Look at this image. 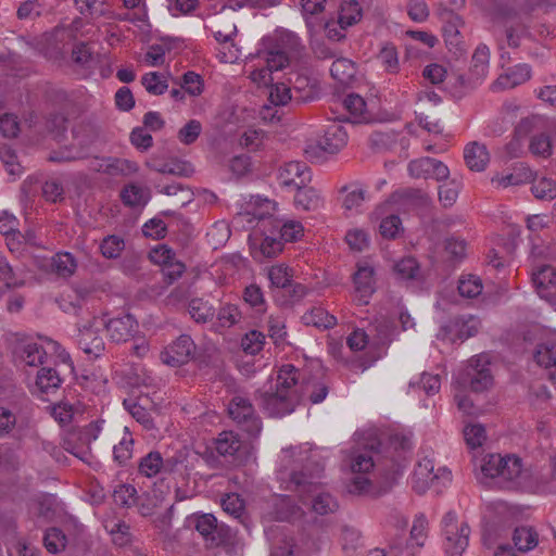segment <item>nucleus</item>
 <instances>
[{"label":"nucleus","mask_w":556,"mask_h":556,"mask_svg":"<svg viewBox=\"0 0 556 556\" xmlns=\"http://www.w3.org/2000/svg\"><path fill=\"white\" fill-rule=\"evenodd\" d=\"M195 344L190 336L181 334L164 352L161 353V359L164 364L172 367L181 366L189 362L193 356Z\"/></svg>","instance_id":"nucleus-14"},{"label":"nucleus","mask_w":556,"mask_h":556,"mask_svg":"<svg viewBox=\"0 0 556 556\" xmlns=\"http://www.w3.org/2000/svg\"><path fill=\"white\" fill-rule=\"evenodd\" d=\"M380 446V440L370 433L366 441L362 443V448L353 452L351 469L354 473L359 475H355L348 486L351 494L364 495L370 493L371 482L365 473L374 468L375 457L379 454Z\"/></svg>","instance_id":"nucleus-3"},{"label":"nucleus","mask_w":556,"mask_h":556,"mask_svg":"<svg viewBox=\"0 0 556 556\" xmlns=\"http://www.w3.org/2000/svg\"><path fill=\"white\" fill-rule=\"evenodd\" d=\"M442 477L444 480H451V472L446 468H439L437 472H434V463L431 458L425 457L422 458L415 471H414V488L418 493H422L429 485L437 479Z\"/></svg>","instance_id":"nucleus-15"},{"label":"nucleus","mask_w":556,"mask_h":556,"mask_svg":"<svg viewBox=\"0 0 556 556\" xmlns=\"http://www.w3.org/2000/svg\"><path fill=\"white\" fill-rule=\"evenodd\" d=\"M43 543L50 553L55 554L64 549L66 545V538L60 529L51 528L46 531Z\"/></svg>","instance_id":"nucleus-51"},{"label":"nucleus","mask_w":556,"mask_h":556,"mask_svg":"<svg viewBox=\"0 0 556 556\" xmlns=\"http://www.w3.org/2000/svg\"><path fill=\"white\" fill-rule=\"evenodd\" d=\"M529 150L536 156H551L553 151L551 137L544 132L532 136L529 143Z\"/></svg>","instance_id":"nucleus-49"},{"label":"nucleus","mask_w":556,"mask_h":556,"mask_svg":"<svg viewBox=\"0 0 556 556\" xmlns=\"http://www.w3.org/2000/svg\"><path fill=\"white\" fill-rule=\"evenodd\" d=\"M409 388L422 389L427 395H433L441 388V379L439 375L424 372L418 382H409Z\"/></svg>","instance_id":"nucleus-52"},{"label":"nucleus","mask_w":556,"mask_h":556,"mask_svg":"<svg viewBox=\"0 0 556 556\" xmlns=\"http://www.w3.org/2000/svg\"><path fill=\"white\" fill-rule=\"evenodd\" d=\"M201 132V123L197 119H191L179 129L177 137L181 143L192 144L200 137Z\"/></svg>","instance_id":"nucleus-55"},{"label":"nucleus","mask_w":556,"mask_h":556,"mask_svg":"<svg viewBox=\"0 0 556 556\" xmlns=\"http://www.w3.org/2000/svg\"><path fill=\"white\" fill-rule=\"evenodd\" d=\"M265 336L257 331L251 330L241 340V346L248 354L254 355L258 353L264 344Z\"/></svg>","instance_id":"nucleus-57"},{"label":"nucleus","mask_w":556,"mask_h":556,"mask_svg":"<svg viewBox=\"0 0 556 556\" xmlns=\"http://www.w3.org/2000/svg\"><path fill=\"white\" fill-rule=\"evenodd\" d=\"M533 358L546 370L548 379L556 383V342L547 340L538 344Z\"/></svg>","instance_id":"nucleus-18"},{"label":"nucleus","mask_w":556,"mask_h":556,"mask_svg":"<svg viewBox=\"0 0 556 556\" xmlns=\"http://www.w3.org/2000/svg\"><path fill=\"white\" fill-rule=\"evenodd\" d=\"M481 471L486 478L497 479L498 483L515 482L522 473V464L515 455L490 454L483 458Z\"/></svg>","instance_id":"nucleus-5"},{"label":"nucleus","mask_w":556,"mask_h":556,"mask_svg":"<svg viewBox=\"0 0 556 556\" xmlns=\"http://www.w3.org/2000/svg\"><path fill=\"white\" fill-rule=\"evenodd\" d=\"M163 466L164 463L161 453L157 451H151L141 457L138 465V471L147 478H153L159 473H162Z\"/></svg>","instance_id":"nucleus-36"},{"label":"nucleus","mask_w":556,"mask_h":556,"mask_svg":"<svg viewBox=\"0 0 556 556\" xmlns=\"http://www.w3.org/2000/svg\"><path fill=\"white\" fill-rule=\"evenodd\" d=\"M0 280L7 290L23 286V281H17L12 266L3 256H0Z\"/></svg>","instance_id":"nucleus-60"},{"label":"nucleus","mask_w":556,"mask_h":556,"mask_svg":"<svg viewBox=\"0 0 556 556\" xmlns=\"http://www.w3.org/2000/svg\"><path fill=\"white\" fill-rule=\"evenodd\" d=\"M111 341L116 343L127 342L138 332V323L130 314L119 315L108 320L103 319Z\"/></svg>","instance_id":"nucleus-13"},{"label":"nucleus","mask_w":556,"mask_h":556,"mask_svg":"<svg viewBox=\"0 0 556 556\" xmlns=\"http://www.w3.org/2000/svg\"><path fill=\"white\" fill-rule=\"evenodd\" d=\"M482 290V281L478 276L468 275L459 279L458 292L464 298L473 299L481 294Z\"/></svg>","instance_id":"nucleus-47"},{"label":"nucleus","mask_w":556,"mask_h":556,"mask_svg":"<svg viewBox=\"0 0 556 556\" xmlns=\"http://www.w3.org/2000/svg\"><path fill=\"white\" fill-rule=\"evenodd\" d=\"M378 60L384 66L386 71L395 73L399 70V58L396 48L392 45L384 46L379 54Z\"/></svg>","instance_id":"nucleus-58"},{"label":"nucleus","mask_w":556,"mask_h":556,"mask_svg":"<svg viewBox=\"0 0 556 556\" xmlns=\"http://www.w3.org/2000/svg\"><path fill=\"white\" fill-rule=\"evenodd\" d=\"M490 63V50L484 43H480L472 55L470 73L476 79L486 76Z\"/></svg>","instance_id":"nucleus-31"},{"label":"nucleus","mask_w":556,"mask_h":556,"mask_svg":"<svg viewBox=\"0 0 556 556\" xmlns=\"http://www.w3.org/2000/svg\"><path fill=\"white\" fill-rule=\"evenodd\" d=\"M532 180V170L528 166L519 164L514 167L511 173L506 175H496L495 177H493L492 184L498 188H508L525 185Z\"/></svg>","instance_id":"nucleus-22"},{"label":"nucleus","mask_w":556,"mask_h":556,"mask_svg":"<svg viewBox=\"0 0 556 556\" xmlns=\"http://www.w3.org/2000/svg\"><path fill=\"white\" fill-rule=\"evenodd\" d=\"M299 392L301 394V399L306 395L311 403L318 404L328 395L329 387L324 381L303 380L300 384Z\"/></svg>","instance_id":"nucleus-32"},{"label":"nucleus","mask_w":556,"mask_h":556,"mask_svg":"<svg viewBox=\"0 0 556 556\" xmlns=\"http://www.w3.org/2000/svg\"><path fill=\"white\" fill-rule=\"evenodd\" d=\"M141 84L149 93L154 96L163 94L168 88L167 80L157 72L144 74L141 77Z\"/></svg>","instance_id":"nucleus-45"},{"label":"nucleus","mask_w":556,"mask_h":556,"mask_svg":"<svg viewBox=\"0 0 556 556\" xmlns=\"http://www.w3.org/2000/svg\"><path fill=\"white\" fill-rule=\"evenodd\" d=\"M124 249V239L115 235H110L105 237L100 244L101 254L105 258H117Z\"/></svg>","instance_id":"nucleus-46"},{"label":"nucleus","mask_w":556,"mask_h":556,"mask_svg":"<svg viewBox=\"0 0 556 556\" xmlns=\"http://www.w3.org/2000/svg\"><path fill=\"white\" fill-rule=\"evenodd\" d=\"M374 275V268L367 265L358 266L357 271L354 274L355 290L362 304H367L368 299L375 292Z\"/></svg>","instance_id":"nucleus-21"},{"label":"nucleus","mask_w":556,"mask_h":556,"mask_svg":"<svg viewBox=\"0 0 556 556\" xmlns=\"http://www.w3.org/2000/svg\"><path fill=\"white\" fill-rule=\"evenodd\" d=\"M345 110L350 113L353 123L366 122L369 116H366V102L365 100L355 93L348 94L343 100Z\"/></svg>","instance_id":"nucleus-38"},{"label":"nucleus","mask_w":556,"mask_h":556,"mask_svg":"<svg viewBox=\"0 0 556 556\" xmlns=\"http://www.w3.org/2000/svg\"><path fill=\"white\" fill-rule=\"evenodd\" d=\"M464 437L470 448L479 447L486 439L485 429L482 425H468L464 429Z\"/></svg>","instance_id":"nucleus-56"},{"label":"nucleus","mask_w":556,"mask_h":556,"mask_svg":"<svg viewBox=\"0 0 556 556\" xmlns=\"http://www.w3.org/2000/svg\"><path fill=\"white\" fill-rule=\"evenodd\" d=\"M294 205L299 210L315 211L321 205L320 194L314 188L300 187L294 195Z\"/></svg>","instance_id":"nucleus-30"},{"label":"nucleus","mask_w":556,"mask_h":556,"mask_svg":"<svg viewBox=\"0 0 556 556\" xmlns=\"http://www.w3.org/2000/svg\"><path fill=\"white\" fill-rule=\"evenodd\" d=\"M341 204L345 211H357L365 201L366 190L358 184L344 185L339 189Z\"/></svg>","instance_id":"nucleus-25"},{"label":"nucleus","mask_w":556,"mask_h":556,"mask_svg":"<svg viewBox=\"0 0 556 556\" xmlns=\"http://www.w3.org/2000/svg\"><path fill=\"white\" fill-rule=\"evenodd\" d=\"M103 328V318L94 317L87 324L78 328L77 344L78 348L88 356L89 359L101 357L105 351V342L100 334Z\"/></svg>","instance_id":"nucleus-8"},{"label":"nucleus","mask_w":556,"mask_h":556,"mask_svg":"<svg viewBox=\"0 0 556 556\" xmlns=\"http://www.w3.org/2000/svg\"><path fill=\"white\" fill-rule=\"evenodd\" d=\"M75 414V407L74 405L70 403L61 402L52 407L51 415L52 417L61 425L66 426L68 425Z\"/></svg>","instance_id":"nucleus-62"},{"label":"nucleus","mask_w":556,"mask_h":556,"mask_svg":"<svg viewBox=\"0 0 556 556\" xmlns=\"http://www.w3.org/2000/svg\"><path fill=\"white\" fill-rule=\"evenodd\" d=\"M348 142V132L343 125L333 122L328 125L324 137L319 140V147L327 153L339 152Z\"/></svg>","instance_id":"nucleus-19"},{"label":"nucleus","mask_w":556,"mask_h":556,"mask_svg":"<svg viewBox=\"0 0 556 556\" xmlns=\"http://www.w3.org/2000/svg\"><path fill=\"white\" fill-rule=\"evenodd\" d=\"M393 268L397 277L403 280H414L419 275V265L412 256L400 260Z\"/></svg>","instance_id":"nucleus-43"},{"label":"nucleus","mask_w":556,"mask_h":556,"mask_svg":"<svg viewBox=\"0 0 556 556\" xmlns=\"http://www.w3.org/2000/svg\"><path fill=\"white\" fill-rule=\"evenodd\" d=\"M105 162L104 174L110 176H127L138 170L135 162L125 159L106 157Z\"/></svg>","instance_id":"nucleus-39"},{"label":"nucleus","mask_w":556,"mask_h":556,"mask_svg":"<svg viewBox=\"0 0 556 556\" xmlns=\"http://www.w3.org/2000/svg\"><path fill=\"white\" fill-rule=\"evenodd\" d=\"M345 241L352 250L363 251L368 247L369 239L363 229H351L345 235Z\"/></svg>","instance_id":"nucleus-61"},{"label":"nucleus","mask_w":556,"mask_h":556,"mask_svg":"<svg viewBox=\"0 0 556 556\" xmlns=\"http://www.w3.org/2000/svg\"><path fill=\"white\" fill-rule=\"evenodd\" d=\"M134 440L130 434H125L123 439L113 448L114 460L119 465H126V463L132 456Z\"/></svg>","instance_id":"nucleus-54"},{"label":"nucleus","mask_w":556,"mask_h":556,"mask_svg":"<svg viewBox=\"0 0 556 556\" xmlns=\"http://www.w3.org/2000/svg\"><path fill=\"white\" fill-rule=\"evenodd\" d=\"M229 417L250 437H256L262 430V421L255 414L249 399L236 395L228 404Z\"/></svg>","instance_id":"nucleus-7"},{"label":"nucleus","mask_w":556,"mask_h":556,"mask_svg":"<svg viewBox=\"0 0 556 556\" xmlns=\"http://www.w3.org/2000/svg\"><path fill=\"white\" fill-rule=\"evenodd\" d=\"M301 87L295 85L293 89H291L289 86H287L285 83H277L270 86L269 88V94H268V101L270 104L275 106H281L289 103L291 100H308L311 97L308 94L306 96H294V93H300Z\"/></svg>","instance_id":"nucleus-23"},{"label":"nucleus","mask_w":556,"mask_h":556,"mask_svg":"<svg viewBox=\"0 0 556 556\" xmlns=\"http://www.w3.org/2000/svg\"><path fill=\"white\" fill-rule=\"evenodd\" d=\"M357 70L353 61L346 58H338L330 67V74L338 83L350 85L356 76Z\"/></svg>","instance_id":"nucleus-28"},{"label":"nucleus","mask_w":556,"mask_h":556,"mask_svg":"<svg viewBox=\"0 0 556 556\" xmlns=\"http://www.w3.org/2000/svg\"><path fill=\"white\" fill-rule=\"evenodd\" d=\"M402 222L399 216L390 215L380 223V233L383 238L394 239L401 230Z\"/></svg>","instance_id":"nucleus-64"},{"label":"nucleus","mask_w":556,"mask_h":556,"mask_svg":"<svg viewBox=\"0 0 556 556\" xmlns=\"http://www.w3.org/2000/svg\"><path fill=\"white\" fill-rule=\"evenodd\" d=\"M268 278L273 286L277 288H288L292 286V275L287 266L276 265L268 270Z\"/></svg>","instance_id":"nucleus-53"},{"label":"nucleus","mask_w":556,"mask_h":556,"mask_svg":"<svg viewBox=\"0 0 556 556\" xmlns=\"http://www.w3.org/2000/svg\"><path fill=\"white\" fill-rule=\"evenodd\" d=\"M121 199L129 207L144 206L150 200V191L142 186L129 184L122 189Z\"/></svg>","instance_id":"nucleus-27"},{"label":"nucleus","mask_w":556,"mask_h":556,"mask_svg":"<svg viewBox=\"0 0 556 556\" xmlns=\"http://www.w3.org/2000/svg\"><path fill=\"white\" fill-rule=\"evenodd\" d=\"M280 185L286 187H305L312 179V174L305 163L292 161L286 163L279 170Z\"/></svg>","instance_id":"nucleus-16"},{"label":"nucleus","mask_w":556,"mask_h":556,"mask_svg":"<svg viewBox=\"0 0 556 556\" xmlns=\"http://www.w3.org/2000/svg\"><path fill=\"white\" fill-rule=\"evenodd\" d=\"M532 282L539 295L548 299L546 291L556 285V270L551 265H542L532 273Z\"/></svg>","instance_id":"nucleus-26"},{"label":"nucleus","mask_w":556,"mask_h":556,"mask_svg":"<svg viewBox=\"0 0 556 556\" xmlns=\"http://www.w3.org/2000/svg\"><path fill=\"white\" fill-rule=\"evenodd\" d=\"M428 521L425 515L420 514L415 517L413 527L410 530V540L417 547H421L425 544L427 536Z\"/></svg>","instance_id":"nucleus-59"},{"label":"nucleus","mask_w":556,"mask_h":556,"mask_svg":"<svg viewBox=\"0 0 556 556\" xmlns=\"http://www.w3.org/2000/svg\"><path fill=\"white\" fill-rule=\"evenodd\" d=\"M530 77V66L527 64H518L515 65L514 67L508 68V71L505 74L501 75L493 84V88L495 90L511 89L528 81Z\"/></svg>","instance_id":"nucleus-20"},{"label":"nucleus","mask_w":556,"mask_h":556,"mask_svg":"<svg viewBox=\"0 0 556 556\" xmlns=\"http://www.w3.org/2000/svg\"><path fill=\"white\" fill-rule=\"evenodd\" d=\"M464 159L471 170L482 172L485 169L490 156L485 146L471 142L464 150Z\"/></svg>","instance_id":"nucleus-24"},{"label":"nucleus","mask_w":556,"mask_h":556,"mask_svg":"<svg viewBox=\"0 0 556 556\" xmlns=\"http://www.w3.org/2000/svg\"><path fill=\"white\" fill-rule=\"evenodd\" d=\"M240 447V437L232 431H223L215 440V448L217 453L224 457L233 456Z\"/></svg>","instance_id":"nucleus-34"},{"label":"nucleus","mask_w":556,"mask_h":556,"mask_svg":"<svg viewBox=\"0 0 556 556\" xmlns=\"http://www.w3.org/2000/svg\"><path fill=\"white\" fill-rule=\"evenodd\" d=\"M243 300L252 307H256L258 311H263L265 300L260 286L252 283L245 287L243 291Z\"/></svg>","instance_id":"nucleus-63"},{"label":"nucleus","mask_w":556,"mask_h":556,"mask_svg":"<svg viewBox=\"0 0 556 556\" xmlns=\"http://www.w3.org/2000/svg\"><path fill=\"white\" fill-rule=\"evenodd\" d=\"M362 8L357 1H344L340 5L338 23L341 28H346L356 24L362 18Z\"/></svg>","instance_id":"nucleus-35"},{"label":"nucleus","mask_w":556,"mask_h":556,"mask_svg":"<svg viewBox=\"0 0 556 556\" xmlns=\"http://www.w3.org/2000/svg\"><path fill=\"white\" fill-rule=\"evenodd\" d=\"M302 319L305 325L314 326L316 328H330L336 325V317L330 315L325 308L318 306L313 307L309 312H306Z\"/></svg>","instance_id":"nucleus-37"},{"label":"nucleus","mask_w":556,"mask_h":556,"mask_svg":"<svg viewBox=\"0 0 556 556\" xmlns=\"http://www.w3.org/2000/svg\"><path fill=\"white\" fill-rule=\"evenodd\" d=\"M531 191L536 199L551 201L556 198V182L542 177L533 181Z\"/></svg>","instance_id":"nucleus-44"},{"label":"nucleus","mask_w":556,"mask_h":556,"mask_svg":"<svg viewBox=\"0 0 556 556\" xmlns=\"http://www.w3.org/2000/svg\"><path fill=\"white\" fill-rule=\"evenodd\" d=\"M195 529L210 547L223 545L232 536L230 528L218 525L217 519L212 514L198 516L195 519Z\"/></svg>","instance_id":"nucleus-11"},{"label":"nucleus","mask_w":556,"mask_h":556,"mask_svg":"<svg viewBox=\"0 0 556 556\" xmlns=\"http://www.w3.org/2000/svg\"><path fill=\"white\" fill-rule=\"evenodd\" d=\"M123 405L130 413V415L144 427V429H155L151 414L138 402L134 400H124Z\"/></svg>","instance_id":"nucleus-41"},{"label":"nucleus","mask_w":556,"mask_h":556,"mask_svg":"<svg viewBox=\"0 0 556 556\" xmlns=\"http://www.w3.org/2000/svg\"><path fill=\"white\" fill-rule=\"evenodd\" d=\"M299 383V369L292 364L282 365L277 374L275 391L270 388L257 392L261 407L271 417L291 414L301 402Z\"/></svg>","instance_id":"nucleus-2"},{"label":"nucleus","mask_w":556,"mask_h":556,"mask_svg":"<svg viewBox=\"0 0 556 556\" xmlns=\"http://www.w3.org/2000/svg\"><path fill=\"white\" fill-rule=\"evenodd\" d=\"M222 507L225 513L236 519H240L245 510L244 501L237 493L226 494L222 498Z\"/></svg>","instance_id":"nucleus-50"},{"label":"nucleus","mask_w":556,"mask_h":556,"mask_svg":"<svg viewBox=\"0 0 556 556\" xmlns=\"http://www.w3.org/2000/svg\"><path fill=\"white\" fill-rule=\"evenodd\" d=\"M439 16L443 22V35L448 50L456 56H463L466 53V46L460 37L459 27L463 21L453 10L442 9Z\"/></svg>","instance_id":"nucleus-9"},{"label":"nucleus","mask_w":556,"mask_h":556,"mask_svg":"<svg viewBox=\"0 0 556 556\" xmlns=\"http://www.w3.org/2000/svg\"><path fill=\"white\" fill-rule=\"evenodd\" d=\"M20 359L27 366L37 367L46 363L47 352L42 345L36 342H28L21 346Z\"/></svg>","instance_id":"nucleus-29"},{"label":"nucleus","mask_w":556,"mask_h":556,"mask_svg":"<svg viewBox=\"0 0 556 556\" xmlns=\"http://www.w3.org/2000/svg\"><path fill=\"white\" fill-rule=\"evenodd\" d=\"M312 508L316 514L324 516L334 513L339 504L331 494L319 493L313 497Z\"/></svg>","instance_id":"nucleus-48"},{"label":"nucleus","mask_w":556,"mask_h":556,"mask_svg":"<svg viewBox=\"0 0 556 556\" xmlns=\"http://www.w3.org/2000/svg\"><path fill=\"white\" fill-rule=\"evenodd\" d=\"M62 382L63 379L55 368L41 367L37 371L31 392L38 396L48 395L54 393L61 387Z\"/></svg>","instance_id":"nucleus-17"},{"label":"nucleus","mask_w":556,"mask_h":556,"mask_svg":"<svg viewBox=\"0 0 556 556\" xmlns=\"http://www.w3.org/2000/svg\"><path fill=\"white\" fill-rule=\"evenodd\" d=\"M479 329V320L473 316H457L441 326L437 337L455 343L457 340L465 341L473 337Z\"/></svg>","instance_id":"nucleus-10"},{"label":"nucleus","mask_w":556,"mask_h":556,"mask_svg":"<svg viewBox=\"0 0 556 556\" xmlns=\"http://www.w3.org/2000/svg\"><path fill=\"white\" fill-rule=\"evenodd\" d=\"M470 528L457 522L455 511H447L442 519L443 549L447 556H462L469 544Z\"/></svg>","instance_id":"nucleus-4"},{"label":"nucleus","mask_w":556,"mask_h":556,"mask_svg":"<svg viewBox=\"0 0 556 556\" xmlns=\"http://www.w3.org/2000/svg\"><path fill=\"white\" fill-rule=\"evenodd\" d=\"M413 178H433L438 181L445 180L450 176L448 167L441 161L433 157H420L413 160L407 166Z\"/></svg>","instance_id":"nucleus-12"},{"label":"nucleus","mask_w":556,"mask_h":556,"mask_svg":"<svg viewBox=\"0 0 556 556\" xmlns=\"http://www.w3.org/2000/svg\"><path fill=\"white\" fill-rule=\"evenodd\" d=\"M282 463L289 476L290 489L299 493L304 502L305 495L317 490L318 479L324 472V464L311 448L292 447L283 451Z\"/></svg>","instance_id":"nucleus-1"},{"label":"nucleus","mask_w":556,"mask_h":556,"mask_svg":"<svg viewBox=\"0 0 556 556\" xmlns=\"http://www.w3.org/2000/svg\"><path fill=\"white\" fill-rule=\"evenodd\" d=\"M513 541L518 551L526 553L538 545L539 538L532 527L522 526L515 529Z\"/></svg>","instance_id":"nucleus-33"},{"label":"nucleus","mask_w":556,"mask_h":556,"mask_svg":"<svg viewBox=\"0 0 556 556\" xmlns=\"http://www.w3.org/2000/svg\"><path fill=\"white\" fill-rule=\"evenodd\" d=\"M189 313L197 323H207L215 315L214 306L203 299H192L189 303Z\"/></svg>","instance_id":"nucleus-40"},{"label":"nucleus","mask_w":556,"mask_h":556,"mask_svg":"<svg viewBox=\"0 0 556 556\" xmlns=\"http://www.w3.org/2000/svg\"><path fill=\"white\" fill-rule=\"evenodd\" d=\"M457 382L473 392L488 390L493 384L488 355L480 354L471 357L464 372L459 375Z\"/></svg>","instance_id":"nucleus-6"},{"label":"nucleus","mask_w":556,"mask_h":556,"mask_svg":"<svg viewBox=\"0 0 556 556\" xmlns=\"http://www.w3.org/2000/svg\"><path fill=\"white\" fill-rule=\"evenodd\" d=\"M52 266L60 277L67 278L75 273L77 263L71 253L63 252L55 254Z\"/></svg>","instance_id":"nucleus-42"}]
</instances>
